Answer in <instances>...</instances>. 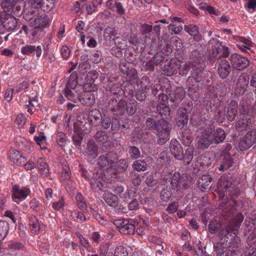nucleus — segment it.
<instances>
[{"instance_id":"obj_57","label":"nucleus","mask_w":256,"mask_h":256,"mask_svg":"<svg viewBox=\"0 0 256 256\" xmlns=\"http://www.w3.org/2000/svg\"><path fill=\"white\" fill-rule=\"evenodd\" d=\"M30 206L34 210L37 211L39 206V202L36 199L32 200L30 202Z\"/></svg>"},{"instance_id":"obj_36","label":"nucleus","mask_w":256,"mask_h":256,"mask_svg":"<svg viewBox=\"0 0 256 256\" xmlns=\"http://www.w3.org/2000/svg\"><path fill=\"white\" fill-rule=\"evenodd\" d=\"M128 152L130 156L134 159H136L140 157V153L139 149L136 146L130 148Z\"/></svg>"},{"instance_id":"obj_53","label":"nucleus","mask_w":256,"mask_h":256,"mask_svg":"<svg viewBox=\"0 0 256 256\" xmlns=\"http://www.w3.org/2000/svg\"><path fill=\"white\" fill-rule=\"evenodd\" d=\"M110 245L108 243H104L101 245L100 249V253L102 255H105L108 251Z\"/></svg>"},{"instance_id":"obj_59","label":"nucleus","mask_w":256,"mask_h":256,"mask_svg":"<svg viewBox=\"0 0 256 256\" xmlns=\"http://www.w3.org/2000/svg\"><path fill=\"white\" fill-rule=\"evenodd\" d=\"M84 22L82 20H79L78 21L77 25L76 26V29L79 32L82 33V30H84Z\"/></svg>"},{"instance_id":"obj_19","label":"nucleus","mask_w":256,"mask_h":256,"mask_svg":"<svg viewBox=\"0 0 256 256\" xmlns=\"http://www.w3.org/2000/svg\"><path fill=\"white\" fill-rule=\"evenodd\" d=\"M185 96V92L182 88H178L176 89L174 92L170 94V100L178 104L180 102Z\"/></svg>"},{"instance_id":"obj_2","label":"nucleus","mask_w":256,"mask_h":256,"mask_svg":"<svg viewBox=\"0 0 256 256\" xmlns=\"http://www.w3.org/2000/svg\"><path fill=\"white\" fill-rule=\"evenodd\" d=\"M118 159L116 154L113 152H110L107 154L106 156H100L98 158V163L104 170H110V174L113 173L114 164L116 162Z\"/></svg>"},{"instance_id":"obj_24","label":"nucleus","mask_w":256,"mask_h":256,"mask_svg":"<svg viewBox=\"0 0 256 256\" xmlns=\"http://www.w3.org/2000/svg\"><path fill=\"white\" fill-rule=\"evenodd\" d=\"M38 168L40 172L44 175H48L49 172V169L45 160L42 158L38 159L37 162Z\"/></svg>"},{"instance_id":"obj_63","label":"nucleus","mask_w":256,"mask_h":256,"mask_svg":"<svg viewBox=\"0 0 256 256\" xmlns=\"http://www.w3.org/2000/svg\"><path fill=\"white\" fill-rule=\"evenodd\" d=\"M207 11L210 14L218 16L219 14V12L216 10L214 8L209 6Z\"/></svg>"},{"instance_id":"obj_1","label":"nucleus","mask_w":256,"mask_h":256,"mask_svg":"<svg viewBox=\"0 0 256 256\" xmlns=\"http://www.w3.org/2000/svg\"><path fill=\"white\" fill-rule=\"evenodd\" d=\"M97 174L94 178H91L90 185L95 190H100L102 191H104V199L106 202L110 206L112 207H116L118 204V198L115 195L107 190H105V186H104V182L101 181L100 176L98 178H97Z\"/></svg>"},{"instance_id":"obj_40","label":"nucleus","mask_w":256,"mask_h":256,"mask_svg":"<svg viewBox=\"0 0 256 256\" xmlns=\"http://www.w3.org/2000/svg\"><path fill=\"white\" fill-rule=\"evenodd\" d=\"M175 68L168 64L164 66L163 72L165 75L170 76L175 73Z\"/></svg>"},{"instance_id":"obj_49","label":"nucleus","mask_w":256,"mask_h":256,"mask_svg":"<svg viewBox=\"0 0 256 256\" xmlns=\"http://www.w3.org/2000/svg\"><path fill=\"white\" fill-rule=\"evenodd\" d=\"M178 208V204L176 203V202H174V203H172V204H170L168 206V208H166V210L168 212H169L170 213L173 214L177 210Z\"/></svg>"},{"instance_id":"obj_39","label":"nucleus","mask_w":256,"mask_h":256,"mask_svg":"<svg viewBox=\"0 0 256 256\" xmlns=\"http://www.w3.org/2000/svg\"><path fill=\"white\" fill-rule=\"evenodd\" d=\"M116 34V30L111 28H107L104 31V37L108 40L110 39L112 36H114Z\"/></svg>"},{"instance_id":"obj_34","label":"nucleus","mask_w":256,"mask_h":256,"mask_svg":"<svg viewBox=\"0 0 256 256\" xmlns=\"http://www.w3.org/2000/svg\"><path fill=\"white\" fill-rule=\"evenodd\" d=\"M194 148L192 147H188L186 150L185 155L184 156L186 162L189 164L193 158Z\"/></svg>"},{"instance_id":"obj_6","label":"nucleus","mask_w":256,"mask_h":256,"mask_svg":"<svg viewBox=\"0 0 256 256\" xmlns=\"http://www.w3.org/2000/svg\"><path fill=\"white\" fill-rule=\"evenodd\" d=\"M115 224L119 232L123 234H130L134 232V226L127 220H116Z\"/></svg>"},{"instance_id":"obj_26","label":"nucleus","mask_w":256,"mask_h":256,"mask_svg":"<svg viewBox=\"0 0 256 256\" xmlns=\"http://www.w3.org/2000/svg\"><path fill=\"white\" fill-rule=\"evenodd\" d=\"M87 154L92 156V158H95L98 155V148L95 144L92 142H89L88 143Z\"/></svg>"},{"instance_id":"obj_51","label":"nucleus","mask_w":256,"mask_h":256,"mask_svg":"<svg viewBox=\"0 0 256 256\" xmlns=\"http://www.w3.org/2000/svg\"><path fill=\"white\" fill-rule=\"evenodd\" d=\"M28 84L26 82H23L20 84L16 88V92L18 93L22 90L26 88Z\"/></svg>"},{"instance_id":"obj_29","label":"nucleus","mask_w":256,"mask_h":256,"mask_svg":"<svg viewBox=\"0 0 256 256\" xmlns=\"http://www.w3.org/2000/svg\"><path fill=\"white\" fill-rule=\"evenodd\" d=\"M221 226L220 224L217 220H212L208 225L209 232L212 234H215L220 229Z\"/></svg>"},{"instance_id":"obj_13","label":"nucleus","mask_w":256,"mask_h":256,"mask_svg":"<svg viewBox=\"0 0 256 256\" xmlns=\"http://www.w3.org/2000/svg\"><path fill=\"white\" fill-rule=\"evenodd\" d=\"M212 54L216 59L220 58L222 56L226 57L228 56V50L226 46L220 43H218L213 48Z\"/></svg>"},{"instance_id":"obj_16","label":"nucleus","mask_w":256,"mask_h":256,"mask_svg":"<svg viewBox=\"0 0 256 256\" xmlns=\"http://www.w3.org/2000/svg\"><path fill=\"white\" fill-rule=\"evenodd\" d=\"M230 66L226 60H223L219 64L218 68V72L220 77L222 78H226L230 73Z\"/></svg>"},{"instance_id":"obj_4","label":"nucleus","mask_w":256,"mask_h":256,"mask_svg":"<svg viewBox=\"0 0 256 256\" xmlns=\"http://www.w3.org/2000/svg\"><path fill=\"white\" fill-rule=\"evenodd\" d=\"M237 188L234 185H232L229 182H222L220 179L218 182V192L220 198H224L225 196H232L236 194Z\"/></svg>"},{"instance_id":"obj_58","label":"nucleus","mask_w":256,"mask_h":256,"mask_svg":"<svg viewBox=\"0 0 256 256\" xmlns=\"http://www.w3.org/2000/svg\"><path fill=\"white\" fill-rule=\"evenodd\" d=\"M96 137L98 140L100 142L105 140L106 136L104 134V132H98L96 134Z\"/></svg>"},{"instance_id":"obj_43","label":"nucleus","mask_w":256,"mask_h":256,"mask_svg":"<svg viewBox=\"0 0 256 256\" xmlns=\"http://www.w3.org/2000/svg\"><path fill=\"white\" fill-rule=\"evenodd\" d=\"M115 8L116 9V11L118 15L120 16L125 15L126 10L120 2H118L115 6Z\"/></svg>"},{"instance_id":"obj_62","label":"nucleus","mask_w":256,"mask_h":256,"mask_svg":"<svg viewBox=\"0 0 256 256\" xmlns=\"http://www.w3.org/2000/svg\"><path fill=\"white\" fill-rule=\"evenodd\" d=\"M246 8L248 9H254L256 8V0H248Z\"/></svg>"},{"instance_id":"obj_5","label":"nucleus","mask_w":256,"mask_h":256,"mask_svg":"<svg viewBox=\"0 0 256 256\" xmlns=\"http://www.w3.org/2000/svg\"><path fill=\"white\" fill-rule=\"evenodd\" d=\"M30 193V190L28 188L24 186L20 188L16 185H14L12 190V200L18 204L26 200Z\"/></svg>"},{"instance_id":"obj_47","label":"nucleus","mask_w":256,"mask_h":256,"mask_svg":"<svg viewBox=\"0 0 256 256\" xmlns=\"http://www.w3.org/2000/svg\"><path fill=\"white\" fill-rule=\"evenodd\" d=\"M169 29L175 34H178L182 31V27L180 26H177L175 24H170Z\"/></svg>"},{"instance_id":"obj_15","label":"nucleus","mask_w":256,"mask_h":256,"mask_svg":"<svg viewBox=\"0 0 256 256\" xmlns=\"http://www.w3.org/2000/svg\"><path fill=\"white\" fill-rule=\"evenodd\" d=\"M65 96L68 100L74 102H80L82 96L78 88L70 89L67 88L65 90Z\"/></svg>"},{"instance_id":"obj_37","label":"nucleus","mask_w":256,"mask_h":256,"mask_svg":"<svg viewBox=\"0 0 256 256\" xmlns=\"http://www.w3.org/2000/svg\"><path fill=\"white\" fill-rule=\"evenodd\" d=\"M152 31V26L144 24L142 26V32L146 37H148L150 36Z\"/></svg>"},{"instance_id":"obj_48","label":"nucleus","mask_w":256,"mask_h":256,"mask_svg":"<svg viewBox=\"0 0 256 256\" xmlns=\"http://www.w3.org/2000/svg\"><path fill=\"white\" fill-rule=\"evenodd\" d=\"M171 194L169 190H164L162 192V199L164 202H167L170 200Z\"/></svg>"},{"instance_id":"obj_14","label":"nucleus","mask_w":256,"mask_h":256,"mask_svg":"<svg viewBox=\"0 0 256 256\" xmlns=\"http://www.w3.org/2000/svg\"><path fill=\"white\" fill-rule=\"evenodd\" d=\"M21 53L24 55L29 56L36 52V56L40 58L42 55V50L40 46L36 47L34 45H26L22 47L20 50Z\"/></svg>"},{"instance_id":"obj_7","label":"nucleus","mask_w":256,"mask_h":256,"mask_svg":"<svg viewBox=\"0 0 256 256\" xmlns=\"http://www.w3.org/2000/svg\"><path fill=\"white\" fill-rule=\"evenodd\" d=\"M230 62L234 68L239 70L245 68L249 62L247 58L237 54L231 55Z\"/></svg>"},{"instance_id":"obj_41","label":"nucleus","mask_w":256,"mask_h":256,"mask_svg":"<svg viewBox=\"0 0 256 256\" xmlns=\"http://www.w3.org/2000/svg\"><path fill=\"white\" fill-rule=\"evenodd\" d=\"M71 216L76 222L86 220V218L82 214H80L77 210H74L72 212Z\"/></svg>"},{"instance_id":"obj_18","label":"nucleus","mask_w":256,"mask_h":256,"mask_svg":"<svg viewBox=\"0 0 256 256\" xmlns=\"http://www.w3.org/2000/svg\"><path fill=\"white\" fill-rule=\"evenodd\" d=\"M10 158L18 166L20 165L24 162L26 159L22 156L20 152L16 150H12L10 151Z\"/></svg>"},{"instance_id":"obj_38","label":"nucleus","mask_w":256,"mask_h":256,"mask_svg":"<svg viewBox=\"0 0 256 256\" xmlns=\"http://www.w3.org/2000/svg\"><path fill=\"white\" fill-rule=\"evenodd\" d=\"M26 122V118L24 114H19L18 115L16 122L20 128H22Z\"/></svg>"},{"instance_id":"obj_32","label":"nucleus","mask_w":256,"mask_h":256,"mask_svg":"<svg viewBox=\"0 0 256 256\" xmlns=\"http://www.w3.org/2000/svg\"><path fill=\"white\" fill-rule=\"evenodd\" d=\"M118 160H116V162L114 164V168H115L116 169H113V173H114V170H116L117 169V166H118V168L122 170H126L128 168V164L126 160H120L119 161L117 162Z\"/></svg>"},{"instance_id":"obj_25","label":"nucleus","mask_w":256,"mask_h":256,"mask_svg":"<svg viewBox=\"0 0 256 256\" xmlns=\"http://www.w3.org/2000/svg\"><path fill=\"white\" fill-rule=\"evenodd\" d=\"M184 30L188 32L190 34L194 36L195 38L198 40L199 38L198 36V28L194 24H190L188 26H184Z\"/></svg>"},{"instance_id":"obj_44","label":"nucleus","mask_w":256,"mask_h":256,"mask_svg":"<svg viewBox=\"0 0 256 256\" xmlns=\"http://www.w3.org/2000/svg\"><path fill=\"white\" fill-rule=\"evenodd\" d=\"M46 136H44L43 134H40L38 136H35L34 138V140L36 142L37 144L39 145L42 149H45L46 148L44 146L42 147L41 144L43 141L46 140Z\"/></svg>"},{"instance_id":"obj_11","label":"nucleus","mask_w":256,"mask_h":256,"mask_svg":"<svg viewBox=\"0 0 256 256\" xmlns=\"http://www.w3.org/2000/svg\"><path fill=\"white\" fill-rule=\"evenodd\" d=\"M29 225L30 232L34 234H38L46 228L45 224L34 216L30 218Z\"/></svg>"},{"instance_id":"obj_17","label":"nucleus","mask_w":256,"mask_h":256,"mask_svg":"<svg viewBox=\"0 0 256 256\" xmlns=\"http://www.w3.org/2000/svg\"><path fill=\"white\" fill-rule=\"evenodd\" d=\"M238 106L236 101L232 100L228 104L226 115L228 120H233L237 114Z\"/></svg>"},{"instance_id":"obj_64","label":"nucleus","mask_w":256,"mask_h":256,"mask_svg":"<svg viewBox=\"0 0 256 256\" xmlns=\"http://www.w3.org/2000/svg\"><path fill=\"white\" fill-rule=\"evenodd\" d=\"M102 126L106 129L108 128L110 125V120L109 118H104L102 122Z\"/></svg>"},{"instance_id":"obj_28","label":"nucleus","mask_w":256,"mask_h":256,"mask_svg":"<svg viewBox=\"0 0 256 256\" xmlns=\"http://www.w3.org/2000/svg\"><path fill=\"white\" fill-rule=\"evenodd\" d=\"M98 4L96 3V1H88L84 4V8L88 14H91L92 12L96 10L97 6Z\"/></svg>"},{"instance_id":"obj_42","label":"nucleus","mask_w":256,"mask_h":256,"mask_svg":"<svg viewBox=\"0 0 256 256\" xmlns=\"http://www.w3.org/2000/svg\"><path fill=\"white\" fill-rule=\"evenodd\" d=\"M64 206V201L62 198L58 202H53L52 207L55 210H60Z\"/></svg>"},{"instance_id":"obj_54","label":"nucleus","mask_w":256,"mask_h":256,"mask_svg":"<svg viewBox=\"0 0 256 256\" xmlns=\"http://www.w3.org/2000/svg\"><path fill=\"white\" fill-rule=\"evenodd\" d=\"M4 216L9 218L14 223H16V218H15L13 212L10 210H6L4 212Z\"/></svg>"},{"instance_id":"obj_12","label":"nucleus","mask_w":256,"mask_h":256,"mask_svg":"<svg viewBox=\"0 0 256 256\" xmlns=\"http://www.w3.org/2000/svg\"><path fill=\"white\" fill-rule=\"evenodd\" d=\"M170 148L172 154L177 160H182L184 158L183 150L179 143L176 140H172L170 144Z\"/></svg>"},{"instance_id":"obj_3","label":"nucleus","mask_w":256,"mask_h":256,"mask_svg":"<svg viewBox=\"0 0 256 256\" xmlns=\"http://www.w3.org/2000/svg\"><path fill=\"white\" fill-rule=\"evenodd\" d=\"M157 130L158 142L160 144H164L170 138L169 134L170 131V127L169 123L166 120L160 122V126H156Z\"/></svg>"},{"instance_id":"obj_21","label":"nucleus","mask_w":256,"mask_h":256,"mask_svg":"<svg viewBox=\"0 0 256 256\" xmlns=\"http://www.w3.org/2000/svg\"><path fill=\"white\" fill-rule=\"evenodd\" d=\"M57 0H28V2L34 8H39L44 4L47 6H50V5L52 6Z\"/></svg>"},{"instance_id":"obj_22","label":"nucleus","mask_w":256,"mask_h":256,"mask_svg":"<svg viewBox=\"0 0 256 256\" xmlns=\"http://www.w3.org/2000/svg\"><path fill=\"white\" fill-rule=\"evenodd\" d=\"M188 120V116L186 112H182L180 110L178 112V116L176 118V122L179 127L183 128L186 124H187Z\"/></svg>"},{"instance_id":"obj_27","label":"nucleus","mask_w":256,"mask_h":256,"mask_svg":"<svg viewBox=\"0 0 256 256\" xmlns=\"http://www.w3.org/2000/svg\"><path fill=\"white\" fill-rule=\"evenodd\" d=\"M147 164L144 160H138L134 162L132 167L137 171H144L146 169Z\"/></svg>"},{"instance_id":"obj_52","label":"nucleus","mask_w":256,"mask_h":256,"mask_svg":"<svg viewBox=\"0 0 256 256\" xmlns=\"http://www.w3.org/2000/svg\"><path fill=\"white\" fill-rule=\"evenodd\" d=\"M70 50L66 46H63L61 48V54L64 58H67L70 56Z\"/></svg>"},{"instance_id":"obj_30","label":"nucleus","mask_w":256,"mask_h":256,"mask_svg":"<svg viewBox=\"0 0 256 256\" xmlns=\"http://www.w3.org/2000/svg\"><path fill=\"white\" fill-rule=\"evenodd\" d=\"M244 220V216L241 213L238 214L234 218V226H232V230L234 232V234H236L237 232V228L239 226V224L240 222H242Z\"/></svg>"},{"instance_id":"obj_50","label":"nucleus","mask_w":256,"mask_h":256,"mask_svg":"<svg viewBox=\"0 0 256 256\" xmlns=\"http://www.w3.org/2000/svg\"><path fill=\"white\" fill-rule=\"evenodd\" d=\"M14 92L13 88L7 90L4 94V98L8 102H10L12 100V95Z\"/></svg>"},{"instance_id":"obj_46","label":"nucleus","mask_w":256,"mask_h":256,"mask_svg":"<svg viewBox=\"0 0 256 256\" xmlns=\"http://www.w3.org/2000/svg\"><path fill=\"white\" fill-rule=\"evenodd\" d=\"M146 124L147 126L148 127L150 128L156 129V126H160V124H156L155 120L151 118H148L147 119L146 121Z\"/></svg>"},{"instance_id":"obj_60","label":"nucleus","mask_w":256,"mask_h":256,"mask_svg":"<svg viewBox=\"0 0 256 256\" xmlns=\"http://www.w3.org/2000/svg\"><path fill=\"white\" fill-rule=\"evenodd\" d=\"M112 190L116 194H120L124 191V188L121 186H114L112 188Z\"/></svg>"},{"instance_id":"obj_9","label":"nucleus","mask_w":256,"mask_h":256,"mask_svg":"<svg viewBox=\"0 0 256 256\" xmlns=\"http://www.w3.org/2000/svg\"><path fill=\"white\" fill-rule=\"evenodd\" d=\"M212 128L206 130L205 132L202 134L200 136H198L200 132L198 131L197 134L199 138L198 142V146L201 149L208 148L210 144L212 142V136H210L212 134Z\"/></svg>"},{"instance_id":"obj_61","label":"nucleus","mask_w":256,"mask_h":256,"mask_svg":"<svg viewBox=\"0 0 256 256\" xmlns=\"http://www.w3.org/2000/svg\"><path fill=\"white\" fill-rule=\"evenodd\" d=\"M35 167V164L31 161L28 160L25 164L24 168L26 170H31Z\"/></svg>"},{"instance_id":"obj_56","label":"nucleus","mask_w":256,"mask_h":256,"mask_svg":"<svg viewBox=\"0 0 256 256\" xmlns=\"http://www.w3.org/2000/svg\"><path fill=\"white\" fill-rule=\"evenodd\" d=\"M138 207V204L136 200H133L128 204V208L130 210H136Z\"/></svg>"},{"instance_id":"obj_35","label":"nucleus","mask_w":256,"mask_h":256,"mask_svg":"<svg viewBox=\"0 0 256 256\" xmlns=\"http://www.w3.org/2000/svg\"><path fill=\"white\" fill-rule=\"evenodd\" d=\"M76 198L79 208L82 210H85L86 208V205L84 201L82 195L80 193H78L76 195Z\"/></svg>"},{"instance_id":"obj_8","label":"nucleus","mask_w":256,"mask_h":256,"mask_svg":"<svg viewBox=\"0 0 256 256\" xmlns=\"http://www.w3.org/2000/svg\"><path fill=\"white\" fill-rule=\"evenodd\" d=\"M158 104L157 110L160 115H164L166 118L170 116V110L168 106V98L164 94H160L158 96Z\"/></svg>"},{"instance_id":"obj_33","label":"nucleus","mask_w":256,"mask_h":256,"mask_svg":"<svg viewBox=\"0 0 256 256\" xmlns=\"http://www.w3.org/2000/svg\"><path fill=\"white\" fill-rule=\"evenodd\" d=\"M176 66H178V68L179 74L182 76L186 74L190 68L189 64L184 62L181 63L179 65L178 64H176Z\"/></svg>"},{"instance_id":"obj_31","label":"nucleus","mask_w":256,"mask_h":256,"mask_svg":"<svg viewBox=\"0 0 256 256\" xmlns=\"http://www.w3.org/2000/svg\"><path fill=\"white\" fill-rule=\"evenodd\" d=\"M234 38L240 44L246 46L247 47H250L252 46V42L249 39L238 36H234Z\"/></svg>"},{"instance_id":"obj_23","label":"nucleus","mask_w":256,"mask_h":256,"mask_svg":"<svg viewBox=\"0 0 256 256\" xmlns=\"http://www.w3.org/2000/svg\"><path fill=\"white\" fill-rule=\"evenodd\" d=\"M95 102V98L93 94L90 92L84 93L82 96L80 102L86 106H92Z\"/></svg>"},{"instance_id":"obj_10","label":"nucleus","mask_w":256,"mask_h":256,"mask_svg":"<svg viewBox=\"0 0 256 256\" xmlns=\"http://www.w3.org/2000/svg\"><path fill=\"white\" fill-rule=\"evenodd\" d=\"M50 20L45 14L36 16L30 22V26L35 28L42 29L50 26Z\"/></svg>"},{"instance_id":"obj_55","label":"nucleus","mask_w":256,"mask_h":256,"mask_svg":"<svg viewBox=\"0 0 256 256\" xmlns=\"http://www.w3.org/2000/svg\"><path fill=\"white\" fill-rule=\"evenodd\" d=\"M24 248V244L20 242H13L10 245V248L14 250H22Z\"/></svg>"},{"instance_id":"obj_20","label":"nucleus","mask_w":256,"mask_h":256,"mask_svg":"<svg viewBox=\"0 0 256 256\" xmlns=\"http://www.w3.org/2000/svg\"><path fill=\"white\" fill-rule=\"evenodd\" d=\"M212 132V130H211ZM210 136H212V140L215 144H218L222 142L225 138L224 132L222 128H218L216 131H214V133L212 132Z\"/></svg>"},{"instance_id":"obj_45","label":"nucleus","mask_w":256,"mask_h":256,"mask_svg":"<svg viewBox=\"0 0 256 256\" xmlns=\"http://www.w3.org/2000/svg\"><path fill=\"white\" fill-rule=\"evenodd\" d=\"M66 140L65 134L62 132H58L56 133V141L58 142L64 143Z\"/></svg>"}]
</instances>
